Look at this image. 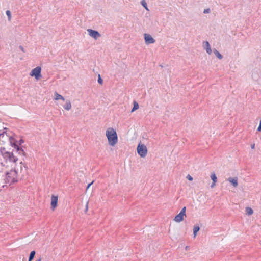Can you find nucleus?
Returning a JSON list of instances; mask_svg holds the SVG:
<instances>
[{
	"label": "nucleus",
	"instance_id": "obj_17",
	"mask_svg": "<svg viewBox=\"0 0 261 261\" xmlns=\"http://www.w3.org/2000/svg\"><path fill=\"white\" fill-rule=\"evenodd\" d=\"M16 149L17 152H18L19 154L25 155V153L21 147H19L18 146V147L16 148Z\"/></svg>",
	"mask_w": 261,
	"mask_h": 261
},
{
	"label": "nucleus",
	"instance_id": "obj_2",
	"mask_svg": "<svg viewBox=\"0 0 261 261\" xmlns=\"http://www.w3.org/2000/svg\"><path fill=\"white\" fill-rule=\"evenodd\" d=\"M6 175V183H10V185H11L17 181L16 179L17 172L16 170H11L10 172H7Z\"/></svg>",
	"mask_w": 261,
	"mask_h": 261
},
{
	"label": "nucleus",
	"instance_id": "obj_36",
	"mask_svg": "<svg viewBox=\"0 0 261 261\" xmlns=\"http://www.w3.org/2000/svg\"><path fill=\"white\" fill-rule=\"evenodd\" d=\"M251 148H252V149H254V147H255V144H252V145H251Z\"/></svg>",
	"mask_w": 261,
	"mask_h": 261
},
{
	"label": "nucleus",
	"instance_id": "obj_38",
	"mask_svg": "<svg viewBox=\"0 0 261 261\" xmlns=\"http://www.w3.org/2000/svg\"><path fill=\"white\" fill-rule=\"evenodd\" d=\"M259 125H261V119H260V121L259 122Z\"/></svg>",
	"mask_w": 261,
	"mask_h": 261
},
{
	"label": "nucleus",
	"instance_id": "obj_34",
	"mask_svg": "<svg viewBox=\"0 0 261 261\" xmlns=\"http://www.w3.org/2000/svg\"><path fill=\"white\" fill-rule=\"evenodd\" d=\"M257 130H258V132H261V124H260V125H259V126H258V128H257Z\"/></svg>",
	"mask_w": 261,
	"mask_h": 261
},
{
	"label": "nucleus",
	"instance_id": "obj_26",
	"mask_svg": "<svg viewBox=\"0 0 261 261\" xmlns=\"http://www.w3.org/2000/svg\"><path fill=\"white\" fill-rule=\"evenodd\" d=\"M211 12V10L210 8L205 9L203 11V13L204 14L209 13Z\"/></svg>",
	"mask_w": 261,
	"mask_h": 261
},
{
	"label": "nucleus",
	"instance_id": "obj_12",
	"mask_svg": "<svg viewBox=\"0 0 261 261\" xmlns=\"http://www.w3.org/2000/svg\"><path fill=\"white\" fill-rule=\"evenodd\" d=\"M204 43L205 44V46L204 48L206 49V53L208 55H211L212 51V49H211V46H210L208 42V41H205V42H204Z\"/></svg>",
	"mask_w": 261,
	"mask_h": 261
},
{
	"label": "nucleus",
	"instance_id": "obj_7",
	"mask_svg": "<svg viewBox=\"0 0 261 261\" xmlns=\"http://www.w3.org/2000/svg\"><path fill=\"white\" fill-rule=\"evenodd\" d=\"M88 34L91 37L96 40L99 37L101 36L100 34L97 31L89 29L87 30Z\"/></svg>",
	"mask_w": 261,
	"mask_h": 261
},
{
	"label": "nucleus",
	"instance_id": "obj_37",
	"mask_svg": "<svg viewBox=\"0 0 261 261\" xmlns=\"http://www.w3.org/2000/svg\"><path fill=\"white\" fill-rule=\"evenodd\" d=\"M37 261H41V258L40 257Z\"/></svg>",
	"mask_w": 261,
	"mask_h": 261
},
{
	"label": "nucleus",
	"instance_id": "obj_20",
	"mask_svg": "<svg viewBox=\"0 0 261 261\" xmlns=\"http://www.w3.org/2000/svg\"><path fill=\"white\" fill-rule=\"evenodd\" d=\"M139 108V105L138 103L136 101H134V106L132 109V112H134L135 110H137Z\"/></svg>",
	"mask_w": 261,
	"mask_h": 261
},
{
	"label": "nucleus",
	"instance_id": "obj_5",
	"mask_svg": "<svg viewBox=\"0 0 261 261\" xmlns=\"http://www.w3.org/2000/svg\"><path fill=\"white\" fill-rule=\"evenodd\" d=\"M41 68L39 66H37L34 68L30 73L31 76H34L36 80H39L41 77Z\"/></svg>",
	"mask_w": 261,
	"mask_h": 261
},
{
	"label": "nucleus",
	"instance_id": "obj_30",
	"mask_svg": "<svg viewBox=\"0 0 261 261\" xmlns=\"http://www.w3.org/2000/svg\"><path fill=\"white\" fill-rule=\"evenodd\" d=\"M23 143H24V140L23 139H20L19 141V144L20 145H21Z\"/></svg>",
	"mask_w": 261,
	"mask_h": 261
},
{
	"label": "nucleus",
	"instance_id": "obj_1",
	"mask_svg": "<svg viewBox=\"0 0 261 261\" xmlns=\"http://www.w3.org/2000/svg\"><path fill=\"white\" fill-rule=\"evenodd\" d=\"M109 144L114 146L118 142L117 134L115 129L112 127L108 128L106 132Z\"/></svg>",
	"mask_w": 261,
	"mask_h": 261
},
{
	"label": "nucleus",
	"instance_id": "obj_29",
	"mask_svg": "<svg viewBox=\"0 0 261 261\" xmlns=\"http://www.w3.org/2000/svg\"><path fill=\"white\" fill-rule=\"evenodd\" d=\"M88 202H87V203H86V208H85V212H86L88 211Z\"/></svg>",
	"mask_w": 261,
	"mask_h": 261
},
{
	"label": "nucleus",
	"instance_id": "obj_31",
	"mask_svg": "<svg viewBox=\"0 0 261 261\" xmlns=\"http://www.w3.org/2000/svg\"><path fill=\"white\" fill-rule=\"evenodd\" d=\"M19 47L23 52H25L24 48L21 45H20Z\"/></svg>",
	"mask_w": 261,
	"mask_h": 261
},
{
	"label": "nucleus",
	"instance_id": "obj_9",
	"mask_svg": "<svg viewBox=\"0 0 261 261\" xmlns=\"http://www.w3.org/2000/svg\"><path fill=\"white\" fill-rule=\"evenodd\" d=\"M9 141L10 145L14 147L15 149L18 147V145L17 144V141L13 137H10Z\"/></svg>",
	"mask_w": 261,
	"mask_h": 261
},
{
	"label": "nucleus",
	"instance_id": "obj_8",
	"mask_svg": "<svg viewBox=\"0 0 261 261\" xmlns=\"http://www.w3.org/2000/svg\"><path fill=\"white\" fill-rule=\"evenodd\" d=\"M58 196L57 195H52L51 197V208L52 210H54L55 208L57 206L58 204Z\"/></svg>",
	"mask_w": 261,
	"mask_h": 261
},
{
	"label": "nucleus",
	"instance_id": "obj_3",
	"mask_svg": "<svg viewBox=\"0 0 261 261\" xmlns=\"http://www.w3.org/2000/svg\"><path fill=\"white\" fill-rule=\"evenodd\" d=\"M137 149L138 154L141 158H144L146 156L147 153V149L144 144L139 143L137 146Z\"/></svg>",
	"mask_w": 261,
	"mask_h": 261
},
{
	"label": "nucleus",
	"instance_id": "obj_4",
	"mask_svg": "<svg viewBox=\"0 0 261 261\" xmlns=\"http://www.w3.org/2000/svg\"><path fill=\"white\" fill-rule=\"evenodd\" d=\"M2 156L6 161L9 160L10 162L16 163L18 161V158L15 156L12 152L5 151Z\"/></svg>",
	"mask_w": 261,
	"mask_h": 261
},
{
	"label": "nucleus",
	"instance_id": "obj_24",
	"mask_svg": "<svg viewBox=\"0 0 261 261\" xmlns=\"http://www.w3.org/2000/svg\"><path fill=\"white\" fill-rule=\"evenodd\" d=\"M186 207L184 206L181 210L180 211V213L183 214L184 216H186Z\"/></svg>",
	"mask_w": 261,
	"mask_h": 261
},
{
	"label": "nucleus",
	"instance_id": "obj_18",
	"mask_svg": "<svg viewBox=\"0 0 261 261\" xmlns=\"http://www.w3.org/2000/svg\"><path fill=\"white\" fill-rule=\"evenodd\" d=\"M245 212H246V214H247L248 215H251L253 213V210L252 209V208H251L250 207H246L245 208Z\"/></svg>",
	"mask_w": 261,
	"mask_h": 261
},
{
	"label": "nucleus",
	"instance_id": "obj_13",
	"mask_svg": "<svg viewBox=\"0 0 261 261\" xmlns=\"http://www.w3.org/2000/svg\"><path fill=\"white\" fill-rule=\"evenodd\" d=\"M64 108L67 111H69L71 108V103L69 100L66 101V103L63 106Z\"/></svg>",
	"mask_w": 261,
	"mask_h": 261
},
{
	"label": "nucleus",
	"instance_id": "obj_33",
	"mask_svg": "<svg viewBox=\"0 0 261 261\" xmlns=\"http://www.w3.org/2000/svg\"><path fill=\"white\" fill-rule=\"evenodd\" d=\"M6 133V132L5 131H3V132H2L1 134H0V137H3L4 135V134Z\"/></svg>",
	"mask_w": 261,
	"mask_h": 261
},
{
	"label": "nucleus",
	"instance_id": "obj_22",
	"mask_svg": "<svg viewBox=\"0 0 261 261\" xmlns=\"http://www.w3.org/2000/svg\"><path fill=\"white\" fill-rule=\"evenodd\" d=\"M141 4L145 8V9H146L147 10H148L147 3L145 0H142L141 1Z\"/></svg>",
	"mask_w": 261,
	"mask_h": 261
},
{
	"label": "nucleus",
	"instance_id": "obj_35",
	"mask_svg": "<svg viewBox=\"0 0 261 261\" xmlns=\"http://www.w3.org/2000/svg\"><path fill=\"white\" fill-rule=\"evenodd\" d=\"M215 184L216 182H214V181H213L212 185H211V187L213 188L215 186Z\"/></svg>",
	"mask_w": 261,
	"mask_h": 261
},
{
	"label": "nucleus",
	"instance_id": "obj_27",
	"mask_svg": "<svg viewBox=\"0 0 261 261\" xmlns=\"http://www.w3.org/2000/svg\"><path fill=\"white\" fill-rule=\"evenodd\" d=\"M6 151L5 150V147H1L0 148V152L2 153V155L4 154V153Z\"/></svg>",
	"mask_w": 261,
	"mask_h": 261
},
{
	"label": "nucleus",
	"instance_id": "obj_40",
	"mask_svg": "<svg viewBox=\"0 0 261 261\" xmlns=\"http://www.w3.org/2000/svg\"><path fill=\"white\" fill-rule=\"evenodd\" d=\"M186 249H188V246H186Z\"/></svg>",
	"mask_w": 261,
	"mask_h": 261
},
{
	"label": "nucleus",
	"instance_id": "obj_39",
	"mask_svg": "<svg viewBox=\"0 0 261 261\" xmlns=\"http://www.w3.org/2000/svg\"><path fill=\"white\" fill-rule=\"evenodd\" d=\"M186 249H188V246H186Z\"/></svg>",
	"mask_w": 261,
	"mask_h": 261
},
{
	"label": "nucleus",
	"instance_id": "obj_21",
	"mask_svg": "<svg viewBox=\"0 0 261 261\" xmlns=\"http://www.w3.org/2000/svg\"><path fill=\"white\" fill-rule=\"evenodd\" d=\"M211 178L212 181H214V182H217V178L216 174L214 173H213V174H211Z\"/></svg>",
	"mask_w": 261,
	"mask_h": 261
},
{
	"label": "nucleus",
	"instance_id": "obj_11",
	"mask_svg": "<svg viewBox=\"0 0 261 261\" xmlns=\"http://www.w3.org/2000/svg\"><path fill=\"white\" fill-rule=\"evenodd\" d=\"M184 216L183 214L179 213L175 217L174 220L177 222H180L184 220Z\"/></svg>",
	"mask_w": 261,
	"mask_h": 261
},
{
	"label": "nucleus",
	"instance_id": "obj_19",
	"mask_svg": "<svg viewBox=\"0 0 261 261\" xmlns=\"http://www.w3.org/2000/svg\"><path fill=\"white\" fill-rule=\"evenodd\" d=\"M35 254H36L35 251H34V250L32 251L30 254L28 261H32L33 259V258H34Z\"/></svg>",
	"mask_w": 261,
	"mask_h": 261
},
{
	"label": "nucleus",
	"instance_id": "obj_10",
	"mask_svg": "<svg viewBox=\"0 0 261 261\" xmlns=\"http://www.w3.org/2000/svg\"><path fill=\"white\" fill-rule=\"evenodd\" d=\"M228 180L234 187H236L238 185V178L237 177L232 178L229 177Z\"/></svg>",
	"mask_w": 261,
	"mask_h": 261
},
{
	"label": "nucleus",
	"instance_id": "obj_6",
	"mask_svg": "<svg viewBox=\"0 0 261 261\" xmlns=\"http://www.w3.org/2000/svg\"><path fill=\"white\" fill-rule=\"evenodd\" d=\"M144 36L145 42L146 44H152L155 42V39L150 34L145 33Z\"/></svg>",
	"mask_w": 261,
	"mask_h": 261
},
{
	"label": "nucleus",
	"instance_id": "obj_16",
	"mask_svg": "<svg viewBox=\"0 0 261 261\" xmlns=\"http://www.w3.org/2000/svg\"><path fill=\"white\" fill-rule=\"evenodd\" d=\"M200 227L198 225H195L193 228V234L194 237H195L197 235V232L199 231Z\"/></svg>",
	"mask_w": 261,
	"mask_h": 261
},
{
	"label": "nucleus",
	"instance_id": "obj_25",
	"mask_svg": "<svg viewBox=\"0 0 261 261\" xmlns=\"http://www.w3.org/2000/svg\"><path fill=\"white\" fill-rule=\"evenodd\" d=\"M98 83L100 84H102L103 83V80L101 78L100 74H98Z\"/></svg>",
	"mask_w": 261,
	"mask_h": 261
},
{
	"label": "nucleus",
	"instance_id": "obj_23",
	"mask_svg": "<svg viewBox=\"0 0 261 261\" xmlns=\"http://www.w3.org/2000/svg\"><path fill=\"white\" fill-rule=\"evenodd\" d=\"M6 15H7V16H8V20L10 21L11 20V13L10 11L7 10L6 12Z\"/></svg>",
	"mask_w": 261,
	"mask_h": 261
},
{
	"label": "nucleus",
	"instance_id": "obj_32",
	"mask_svg": "<svg viewBox=\"0 0 261 261\" xmlns=\"http://www.w3.org/2000/svg\"><path fill=\"white\" fill-rule=\"evenodd\" d=\"M93 182H94V181H93L91 183L88 184V185H87V189H88L90 187V186H91V185L93 183Z\"/></svg>",
	"mask_w": 261,
	"mask_h": 261
},
{
	"label": "nucleus",
	"instance_id": "obj_14",
	"mask_svg": "<svg viewBox=\"0 0 261 261\" xmlns=\"http://www.w3.org/2000/svg\"><path fill=\"white\" fill-rule=\"evenodd\" d=\"M54 99L56 100H59V99H61V100H62L63 101L65 100L64 97L63 96H62L61 95L59 94L57 92H55V93Z\"/></svg>",
	"mask_w": 261,
	"mask_h": 261
},
{
	"label": "nucleus",
	"instance_id": "obj_15",
	"mask_svg": "<svg viewBox=\"0 0 261 261\" xmlns=\"http://www.w3.org/2000/svg\"><path fill=\"white\" fill-rule=\"evenodd\" d=\"M213 52L219 59L221 60L223 58V56L216 49L214 48Z\"/></svg>",
	"mask_w": 261,
	"mask_h": 261
},
{
	"label": "nucleus",
	"instance_id": "obj_28",
	"mask_svg": "<svg viewBox=\"0 0 261 261\" xmlns=\"http://www.w3.org/2000/svg\"><path fill=\"white\" fill-rule=\"evenodd\" d=\"M189 180L192 181L193 180V177L190 175H188L186 177Z\"/></svg>",
	"mask_w": 261,
	"mask_h": 261
}]
</instances>
